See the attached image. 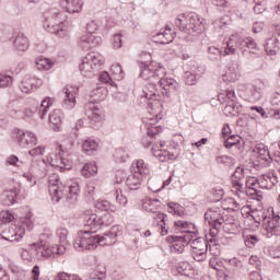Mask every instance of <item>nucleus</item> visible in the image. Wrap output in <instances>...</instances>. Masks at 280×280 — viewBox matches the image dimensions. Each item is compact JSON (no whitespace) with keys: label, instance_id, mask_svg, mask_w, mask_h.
Segmentation results:
<instances>
[{"label":"nucleus","instance_id":"18","mask_svg":"<svg viewBox=\"0 0 280 280\" xmlns=\"http://www.w3.org/2000/svg\"><path fill=\"white\" fill-rule=\"evenodd\" d=\"M12 139L15 141L19 148H33L36 145L38 138H36V133L27 130L15 129L12 132Z\"/></svg>","mask_w":280,"mask_h":280},{"label":"nucleus","instance_id":"10","mask_svg":"<svg viewBox=\"0 0 280 280\" xmlns=\"http://www.w3.org/2000/svg\"><path fill=\"white\" fill-rule=\"evenodd\" d=\"M94 233H97V231L91 229L80 231L77 234L73 243L75 250H95V248L100 246V235Z\"/></svg>","mask_w":280,"mask_h":280},{"label":"nucleus","instance_id":"52","mask_svg":"<svg viewBox=\"0 0 280 280\" xmlns=\"http://www.w3.org/2000/svg\"><path fill=\"white\" fill-rule=\"evenodd\" d=\"M191 270H194V268L188 261H180L177 266V272H179L182 277H189Z\"/></svg>","mask_w":280,"mask_h":280},{"label":"nucleus","instance_id":"59","mask_svg":"<svg viewBox=\"0 0 280 280\" xmlns=\"http://www.w3.org/2000/svg\"><path fill=\"white\" fill-rule=\"evenodd\" d=\"M12 85V75L0 73V88L5 89Z\"/></svg>","mask_w":280,"mask_h":280},{"label":"nucleus","instance_id":"39","mask_svg":"<svg viewBox=\"0 0 280 280\" xmlns=\"http://www.w3.org/2000/svg\"><path fill=\"white\" fill-rule=\"evenodd\" d=\"M39 172L38 166H31L30 170L22 174V177L28 183V187L36 186V176Z\"/></svg>","mask_w":280,"mask_h":280},{"label":"nucleus","instance_id":"3","mask_svg":"<svg viewBox=\"0 0 280 280\" xmlns=\"http://www.w3.org/2000/svg\"><path fill=\"white\" fill-rule=\"evenodd\" d=\"M43 26L50 34H55L58 38H65L69 31L65 27L67 21V12L56 7H49L43 13Z\"/></svg>","mask_w":280,"mask_h":280},{"label":"nucleus","instance_id":"9","mask_svg":"<svg viewBox=\"0 0 280 280\" xmlns=\"http://www.w3.org/2000/svg\"><path fill=\"white\" fill-rule=\"evenodd\" d=\"M83 225L84 229H91V231H100L104 226H110L115 222V217L110 213L97 215L93 210H85L83 212Z\"/></svg>","mask_w":280,"mask_h":280},{"label":"nucleus","instance_id":"37","mask_svg":"<svg viewBox=\"0 0 280 280\" xmlns=\"http://www.w3.org/2000/svg\"><path fill=\"white\" fill-rule=\"evenodd\" d=\"M161 207V200L159 199H147L142 203V209L148 213H153L154 218H156V213H161L159 211Z\"/></svg>","mask_w":280,"mask_h":280},{"label":"nucleus","instance_id":"1","mask_svg":"<svg viewBox=\"0 0 280 280\" xmlns=\"http://www.w3.org/2000/svg\"><path fill=\"white\" fill-rule=\"evenodd\" d=\"M140 69V78L150 82H158L165 91L163 95L170 96V93H174L178 89V82L172 78H165V68L160 67L156 62H141Z\"/></svg>","mask_w":280,"mask_h":280},{"label":"nucleus","instance_id":"27","mask_svg":"<svg viewBox=\"0 0 280 280\" xmlns=\"http://www.w3.org/2000/svg\"><path fill=\"white\" fill-rule=\"evenodd\" d=\"M161 132V127L159 126H151L147 127V135L142 137L141 143L143 148H152L156 142V135Z\"/></svg>","mask_w":280,"mask_h":280},{"label":"nucleus","instance_id":"42","mask_svg":"<svg viewBox=\"0 0 280 280\" xmlns=\"http://www.w3.org/2000/svg\"><path fill=\"white\" fill-rule=\"evenodd\" d=\"M54 105V98L46 96L40 106L37 108V113L40 117V119H45L47 117V113L49 108Z\"/></svg>","mask_w":280,"mask_h":280},{"label":"nucleus","instance_id":"47","mask_svg":"<svg viewBox=\"0 0 280 280\" xmlns=\"http://www.w3.org/2000/svg\"><path fill=\"white\" fill-rule=\"evenodd\" d=\"M225 113L233 115V117H237L240 113H242V105L236 102H228L225 105Z\"/></svg>","mask_w":280,"mask_h":280},{"label":"nucleus","instance_id":"26","mask_svg":"<svg viewBox=\"0 0 280 280\" xmlns=\"http://www.w3.org/2000/svg\"><path fill=\"white\" fill-rule=\"evenodd\" d=\"M38 86H43V81L40 79H36V77L25 75L20 84V90L22 93H32L33 89H38Z\"/></svg>","mask_w":280,"mask_h":280},{"label":"nucleus","instance_id":"20","mask_svg":"<svg viewBox=\"0 0 280 280\" xmlns=\"http://www.w3.org/2000/svg\"><path fill=\"white\" fill-rule=\"evenodd\" d=\"M244 178H246V173L244 168L237 166L232 174V185L238 198H242V196H244Z\"/></svg>","mask_w":280,"mask_h":280},{"label":"nucleus","instance_id":"17","mask_svg":"<svg viewBox=\"0 0 280 280\" xmlns=\"http://www.w3.org/2000/svg\"><path fill=\"white\" fill-rule=\"evenodd\" d=\"M163 95L167 96V94H165V90L161 86V83L150 81L142 88V94H140V97H144L148 102H159ZM171 95L172 94L167 97H171Z\"/></svg>","mask_w":280,"mask_h":280},{"label":"nucleus","instance_id":"48","mask_svg":"<svg viewBox=\"0 0 280 280\" xmlns=\"http://www.w3.org/2000/svg\"><path fill=\"white\" fill-rule=\"evenodd\" d=\"M154 220H160V233L161 235H167L168 233V228H167V214L165 213H156V217H153Z\"/></svg>","mask_w":280,"mask_h":280},{"label":"nucleus","instance_id":"22","mask_svg":"<svg viewBox=\"0 0 280 280\" xmlns=\"http://www.w3.org/2000/svg\"><path fill=\"white\" fill-rule=\"evenodd\" d=\"M242 78V62L238 60L232 61L229 70L222 75L223 82H237Z\"/></svg>","mask_w":280,"mask_h":280},{"label":"nucleus","instance_id":"58","mask_svg":"<svg viewBox=\"0 0 280 280\" xmlns=\"http://www.w3.org/2000/svg\"><path fill=\"white\" fill-rule=\"evenodd\" d=\"M100 82L103 84H109V86H115V81H113V77L107 71H103L98 77Z\"/></svg>","mask_w":280,"mask_h":280},{"label":"nucleus","instance_id":"24","mask_svg":"<svg viewBox=\"0 0 280 280\" xmlns=\"http://www.w3.org/2000/svg\"><path fill=\"white\" fill-rule=\"evenodd\" d=\"M78 88H63L62 92L65 94L62 106L63 108H67L68 110H71L72 108H75V96L78 95Z\"/></svg>","mask_w":280,"mask_h":280},{"label":"nucleus","instance_id":"7","mask_svg":"<svg viewBox=\"0 0 280 280\" xmlns=\"http://www.w3.org/2000/svg\"><path fill=\"white\" fill-rule=\"evenodd\" d=\"M175 25L184 34H190L191 36H198L205 30V24L197 13L186 12L180 13L175 19Z\"/></svg>","mask_w":280,"mask_h":280},{"label":"nucleus","instance_id":"49","mask_svg":"<svg viewBox=\"0 0 280 280\" xmlns=\"http://www.w3.org/2000/svg\"><path fill=\"white\" fill-rule=\"evenodd\" d=\"M56 237L59 242V244L67 246L69 244L68 237H69V231L67 228H59L56 230Z\"/></svg>","mask_w":280,"mask_h":280},{"label":"nucleus","instance_id":"16","mask_svg":"<svg viewBox=\"0 0 280 280\" xmlns=\"http://www.w3.org/2000/svg\"><path fill=\"white\" fill-rule=\"evenodd\" d=\"M256 183L260 189H272V187H275L279 180L275 174H264L258 176L257 179L249 178L246 180V187L249 188V191H254L252 194H257V189L255 188Z\"/></svg>","mask_w":280,"mask_h":280},{"label":"nucleus","instance_id":"13","mask_svg":"<svg viewBox=\"0 0 280 280\" xmlns=\"http://www.w3.org/2000/svg\"><path fill=\"white\" fill-rule=\"evenodd\" d=\"M32 250L37 253L38 257H58L65 255L67 247L62 244L49 246L45 242L33 243L30 245Z\"/></svg>","mask_w":280,"mask_h":280},{"label":"nucleus","instance_id":"31","mask_svg":"<svg viewBox=\"0 0 280 280\" xmlns=\"http://www.w3.org/2000/svg\"><path fill=\"white\" fill-rule=\"evenodd\" d=\"M62 119H65V114L62 113V109H54L49 114V121L55 132H60V128H62Z\"/></svg>","mask_w":280,"mask_h":280},{"label":"nucleus","instance_id":"63","mask_svg":"<svg viewBox=\"0 0 280 280\" xmlns=\"http://www.w3.org/2000/svg\"><path fill=\"white\" fill-rule=\"evenodd\" d=\"M30 156L36 159V156H43L45 154V147H36L28 151Z\"/></svg>","mask_w":280,"mask_h":280},{"label":"nucleus","instance_id":"38","mask_svg":"<svg viewBox=\"0 0 280 280\" xmlns=\"http://www.w3.org/2000/svg\"><path fill=\"white\" fill-rule=\"evenodd\" d=\"M174 225L185 235H196V225L189 221H175Z\"/></svg>","mask_w":280,"mask_h":280},{"label":"nucleus","instance_id":"45","mask_svg":"<svg viewBox=\"0 0 280 280\" xmlns=\"http://www.w3.org/2000/svg\"><path fill=\"white\" fill-rule=\"evenodd\" d=\"M95 209L98 211H117V206L110 203V201L106 199H98L95 203Z\"/></svg>","mask_w":280,"mask_h":280},{"label":"nucleus","instance_id":"2","mask_svg":"<svg viewBox=\"0 0 280 280\" xmlns=\"http://www.w3.org/2000/svg\"><path fill=\"white\" fill-rule=\"evenodd\" d=\"M48 191L52 202L66 199V202L73 205L80 196V186L78 184L66 186L60 182V176L52 174L48 178Z\"/></svg>","mask_w":280,"mask_h":280},{"label":"nucleus","instance_id":"40","mask_svg":"<svg viewBox=\"0 0 280 280\" xmlns=\"http://www.w3.org/2000/svg\"><path fill=\"white\" fill-rule=\"evenodd\" d=\"M143 180V177H141L139 174L131 173L126 178V185L129 187V189L137 190L141 187V183Z\"/></svg>","mask_w":280,"mask_h":280},{"label":"nucleus","instance_id":"36","mask_svg":"<svg viewBox=\"0 0 280 280\" xmlns=\"http://www.w3.org/2000/svg\"><path fill=\"white\" fill-rule=\"evenodd\" d=\"M255 154H258V159L264 161V165H270L272 163V158L270 156V151L264 144H258L254 148Z\"/></svg>","mask_w":280,"mask_h":280},{"label":"nucleus","instance_id":"30","mask_svg":"<svg viewBox=\"0 0 280 280\" xmlns=\"http://www.w3.org/2000/svg\"><path fill=\"white\" fill-rule=\"evenodd\" d=\"M131 174H136L142 178L143 176H148L150 174V164L141 159L135 160L131 163Z\"/></svg>","mask_w":280,"mask_h":280},{"label":"nucleus","instance_id":"6","mask_svg":"<svg viewBox=\"0 0 280 280\" xmlns=\"http://www.w3.org/2000/svg\"><path fill=\"white\" fill-rule=\"evenodd\" d=\"M32 229H34V215L26 210V214L20 217L16 224L5 225L0 230V237L7 242H19V240H23L25 232L32 231Z\"/></svg>","mask_w":280,"mask_h":280},{"label":"nucleus","instance_id":"44","mask_svg":"<svg viewBox=\"0 0 280 280\" xmlns=\"http://www.w3.org/2000/svg\"><path fill=\"white\" fill-rule=\"evenodd\" d=\"M202 73H205V70L202 71H190L186 72L185 74V82L188 86H194L198 80L202 77Z\"/></svg>","mask_w":280,"mask_h":280},{"label":"nucleus","instance_id":"34","mask_svg":"<svg viewBox=\"0 0 280 280\" xmlns=\"http://www.w3.org/2000/svg\"><path fill=\"white\" fill-rule=\"evenodd\" d=\"M61 8L69 14H75L82 10V1L80 0H61Z\"/></svg>","mask_w":280,"mask_h":280},{"label":"nucleus","instance_id":"64","mask_svg":"<svg viewBox=\"0 0 280 280\" xmlns=\"http://www.w3.org/2000/svg\"><path fill=\"white\" fill-rule=\"evenodd\" d=\"M19 163H23L19 160V156L16 155H10L9 158H7V165H13V167H21V164Z\"/></svg>","mask_w":280,"mask_h":280},{"label":"nucleus","instance_id":"55","mask_svg":"<svg viewBox=\"0 0 280 280\" xmlns=\"http://www.w3.org/2000/svg\"><path fill=\"white\" fill-rule=\"evenodd\" d=\"M114 159L116 163H126L130 159V155L126 149H117L114 153Z\"/></svg>","mask_w":280,"mask_h":280},{"label":"nucleus","instance_id":"41","mask_svg":"<svg viewBox=\"0 0 280 280\" xmlns=\"http://www.w3.org/2000/svg\"><path fill=\"white\" fill-rule=\"evenodd\" d=\"M13 45L16 51H27V47H30V40L24 34H19L14 38Z\"/></svg>","mask_w":280,"mask_h":280},{"label":"nucleus","instance_id":"56","mask_svg":"<svg viewBox=\"0 0 280 280\" xmlns=\"http://www.w3.org/2000/svg\"><path fill=\"white\" fill-rule=\"evenodd\" d=\"M16 217L10 210L1 211L0 212V224H9V222H13Z\"/></svg>","mask_w":280,"mask_h":280},{"label":"nucleus","instance_id":"57","mask_svg":"<svg viewBox=\"0 0 280 280\" xmlns=\"http://www.w3.org/2000/svg\"><path fill=\"white\" fill-rule=\"evenodd\" d=\"M241 139L242 137H240L238 135L230 136L228 139L224 140V148H228V150H231L233 145H237V143H240Z\"/></svg>","mask_w":280,"mask_h":280},{"label":"nucleus","instance_id":"5","mask_svg":"<svg viewBox=\"0 0 280 280\" xmlns=\"http://www.w3.org/2000/svg\"><path fill=\"white\" fill-rule=\"evenodd\" d=\"M108 95V90L104 86L94 89L91 93V101L85 104V115L89 119L91 128H100L104 121V115L97 102H104Z\"/></svg>","mask_w":280,"mask_h":280},{"label":"nucleus","instance_id":"19","mask_svg":"<svg viewBox=\"0 0 280 280\" xmlns=\"http://www.w3.org/2000/svg\"><path fill=\"white\" fill-rule=\"evenodd\" d=\"M192 236L191 234H184V235H168L165 238L167 244H171L172 253L180 254L185 250V246L191 242Z\"/></svg>","mask_w":280,"mask_h":280},{"label":"nucleus","instance_id":"46","mask_svg":"<svg viewBox=\"0 0 280 280\" xmlns=\"http://www.w3.org/2000/svg\"><path fill=\"white\" fill-rule=\"evenodd\" d=\"M81 174H82V176H84L85 178H91V176H95V174H97V165L95 164V162L86 163V164L82 167Z\"/></svg>","mask_w":280,"mask_h":280},{"label":"nucleus","instance_id":"32","mask_svg":"<svg viewBox=\"0 0 280 280\" xmlns=\"http://www.w3.org/2000/svg\"><path fill=\"white\" fill-rule=\"evenodd\" d=\"M165 148V141H156L151 148L153 156L159 159L161 163L167 162V150H163Z\"/></svg>","mask_w":280,"mask_h":280},{"label":"nucleus","instance_id":"33","mask_svg":"<svg viewBox=\"0 0 280 280\" xmlns=\"http://www.w3.org/2000/svg\"><path fill=\"white\" fill-rule=\"evenodd\" d=\"M266 90V83L261 80H256L250 89V97L254 102H259L264 97V91Z\"/></svg>","mask_w":280,"mask_h":280},{"label":"nucleus","instance_id":"25","mask_svg":"<svg viewBox=\"0 0 280 280\" xmlns=\"http://www.w3.org/2000/svg\"><path fill=\"white\" fill-rule=\"evenodd\" d=\"M19 194H21V191L18 188L4 190L0 195L1 205H3V207H12V205H16L19 201Z\"/></svg>","mask_w":280,"mask_h":280},{"label":"nucleus","instance_id":"61","mask_svg":"<svg viewBox=\"0 0 280 280\" xmlns=\"http://www.w3.org/2000/svg\"><path fill=\"white\" fill-rule=\"evenodd\" d=\"M259 242L257 236L255 235H249L245 238V246L247 248H255V245Z\"/></svg>","mask_w":280,"mask_h":280},{"label":"nucleus","instance_id":"23","mask_svg":"<svg viewBox=\"0 0 280 280\" xmlns=\"http://www.w3.org/2000/svg\"><path fill=\"white\" fill-rule=\"evenodd\" d=\"M100 45H102V37L93 34H85L81 36L79 40V47L82 48L83 51H89V49L100 47Z\"/></svg>","mask_w":280,"mask_h":280},{"label":"nucleus","instance_id":"12","mask_svg":"<svg viewBox=\"0 0 280 280\" xmlns=\"http://www.w3.org/2000/svg\"><path fill=\"white\" fill-rule=\"evenodd\" d=\"M205 220L210 226V235L212 237H218V233L222 231V224H224V217L220 211V208L209 209L205 213Z\"/></svg>","mask_w":280,"mask_h":280},{"label":"nucleus","instance_id":"60","mask_svg":"<svg viewBox=\"0 0 280 280\" xmlns=\"http://www.w3.org/2000/svg\"><path fill=\"white\" fill-rule=\"evenodd\" d=\"M167 207H168V210H167L168 213H172V215H180V213H182L180 209H183V207H180V205L174 203V202H168Z\"/></svg>","mask_w":280,"mask_h":280},{"label":"nucleus","instance_id":"15","mask_svg":"<svg viewBox=\"0 0 280 280\" xmlns=\"http://www.w3.org/2000/svg\"><path fill=\"white\" fill-rule=\"evenodd\" d=\"M190 244L191 257L195 261H206L207 260V250H209V242L205 237L194 238L191 235Z\"/></svg>","mask_w":280,"mask_h":280},{"label":"nucleus","instance_id":"51","mask_svg":"<svg viewBox=\"0 0 280 280\" xmlns=\"http://www.w3.org/2000/svg\"><path fill=\"white\" fill-rule=\"evenodd\" d=\"M35 65L39 71H49L51 67H54V63L48 58L40 57L35 61Z\"/></svg>","mask_w":280,"mask_h":280},{"label":"nucleus","instance_id":"43","mask_svg":"<svg viewBox=\"0 0 280 280\" xmlns=\"http://www.w3.org/2000/svg\"><path fill=\"white\" fill-rule=\"evenodd\" d=\"M264 47L267 56H276L277 49H279V40L275 37L268 38Z\"/></svg>","mask_w":280,"mask_h":280},{"label":"nucleus","instance_id":"35","mask_svg":"<svg viewBox=\"0 0 280 280\" xmlns=\"http://www.w3.org/2000/svg\"><path fill=\"white\" fill-rule=\"evenodd\" d=\"M81 148L84 152V154H88V156L93 155L94 152H97L100 144L91 138L81 140Z\"/></svg>","mask_w":280,"mask_h":280},{"label":"nucleus","instance_id":"50","mask_svg":"<svg viewBox=\"0 0 280 280\" xmlns=\"http://www.w3.org/2000/svg\"><path fill=\"white\" fill-rule=\"evenodd\" d=\"M110 71L114 80L120 81L124 80V78H126V72H124V69H121V65L119 63L112 65Z\"/></svg>","mask_w":280,"mask_h":280},{"label":"nucleus","instance_id":"14","mask_svg":"<svg viewBox=\"0 0 280 280\" xmlns=\"http://www.w3.org/2000/svg\"><path fill=\"white\" fill-rule=\"evenodd\" d=\"M67 152H65V149H62V145H59V148L56 149L55 153H50L46 161L51 165V167H55L56 170H59V172H65L66 170H71V161L69 159H66Z\"/></svg>","mask_w":280,"mask_h":280},{"label":"nucleus","instance_id":"8","mask_svg":"<svg viewBox=\"0 0 280 280\" xmlns=\"http://www.w3.org/2000/svg\"><path fill=\"white\" fill-rule=\"evenodd\" d=\"M252 218L255 222H262V226L267 232V237H272V235H280V215L276 213L273 208H269L267 211H253Z\"/></svg>","mask_w":280,"mask_h":280},{"label":"nucleus","instance_id":"54","mask_svg":"<svg viewBox=\"0 0 280 280\" xmlns=\"http://www.w3.org/2000/svg\"><path fill=\"white\" fill-rule=\"evenodd\" d=\"M208 58L213 62L222 60V50L215 46L208 47Z\"/></svg>","mask_w":280,"mask_h":280},{"label":"nucleus","instance_id":"29","mask_svg":"<svg viewBox=\"0 0 280 280\" xmlns=\"http://www.w3.org/2000/svg\"><path fill=\"white\" fill-rule=\"evenodd\" d=\"M230 267H223V277L225 279H230V277H235L237 272H240V268H242V261L237 258H231L225 260Z\"/></svg>","mask_w":280,"mask_h":280},{"label":"nucleus","instance_id":"21","mask_svg":"<svg viewBox=\"0 0 280 280\" xmlns=\"http://www.w3.org/2000/svg\"><path fill=\"white\" fill-rule=\"evenodd\" d=\"M121 226L114 225L109 232L105 233L103 236L98 235L100 246H113L117 241V237L121 236Z\"/></svg>","mask_w":280,"mask_h":280},{"label":"nucleus","instance_id":"4","mask_svg":"<svg viewBox=\"0 0 280 280\" xmlns=\"http://www.w3.org/2000/svg\"><path fill=\"white\" fill-rule=\"evenodd\" d=\"M223 56H233L237 54V49L242 52L244 58H248L250 54H255L257 43L253 37L243 36L240 33L232 34L223 44Z\"/></svg>","mask_w":280,"mask_h":280},{"label":"nucleus","instance_id":"28","mask_svg":"<svg viewBox=\"0 0 280 280\" xmlns=\"http://www.w3.org/2000/svg\"><path fill=\"white\" fill-rule=\"evenodd\" d=\"M154 43L159 45H170L174 40V34H172V28L166 26L162 28L155 36H153Z\"/></svg>","mask_w":280,"mask_h":280},{"label":"nucleus","instance_id":"11","mask_svg":"<svg viewBox=\"0 0 280 280\" xmlns=\"http://www.w3.org/2000/svg\"><path fill=\"white\" fill-rule=\"evenodd\" d=\"M104 65V56L97 51L89 52L79 66L82 75H89V73H95L100 71Z\"/></svg>","mask_w":280,"mask_h":280},{"label":"nucleus","instance_id":"62","mask_svg":"<svg viewBox=\"0 0 280 280\" xmlns=\"http://www.w3.org/2000/svg\"><path fill=\"white\" fill-rule=\"evenodd\" d=\"M225 202L229 203L228 209H231V211H240V209L242 208L240 206V203L237 202V200H235L233 198L225 199Z\"/></svg>","mask_w":280,"mask_h":280},{"label":"nucleus","instance_id":"53","mask_svg":"<svg viewBox=\"0 0 280 280\" xmlns=\"http://www.w3.org/2000/svg\"><path fill=\"white\" fill-rule=\"evenodd\" d=\"M90 279H97V280L106 279V266L98 265L96 269L90 275Z\"/></svg>","mask_w":280,"mask_h":280}]
</instances>
